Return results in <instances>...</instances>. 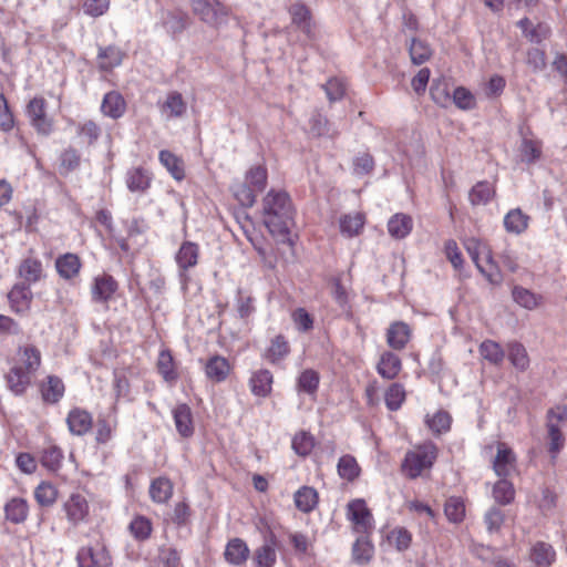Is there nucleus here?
Wrapping results in <instances>:
<instances>
[{"label":"nucleus","mask_w":567,"mask_h":567,"mask_svg":"<svg viewBox=\"0 0 567 567\" xmlns=\"http://www.w3.org/2000/svg\"><path fill=\"white\" fill-rule=\"evenodd\" d=\"M264 224L272 236L286 238L293 226L295 208L286 192L271 189L262 200Z\"/></svg>","instance_id":"obj_1"},{"label":"nucleus","mask_w":567,"mask_h":567,"mask_svg":"<svg viewBox=\"0 0 567 567\" xmlns=\"http://www.w3.org/2000/svg\"><path fill=\"white\" fill-rule=\"evenodd\" d=\"M464 247L480 272L491 284L498 285L502 282V276L496 267L493 266L492 252L486 244L471 237L464 240Z\"/></svg>","instance_id":"obj_2"},{"label":"nucleus","mask_w":567,"mask_h":567,"mask_svg":"<svg viewBox=\"0 0 567 567\" xmlns=\"http://www.w3.org/2000/svg\"><path fill=\"white\" fill-rule=\"evenodd\" d=\"M437 457V449L433 443L419 446L415 451L405 454L402 463V472L409 478H416L421 473L430 468Z\"/></svg>","instance_id":"obj_3"},{"label":"nucleus","mask_w":567,"mask_h":567,"mask_svg":"<svg viewBox=\"0 0 567 567\" xmlns=\"http://www.w3.org/2000/svg\"><path fill=\"white\" fill-rule=\"evenodd\" d=\"M193 10L204 22L219 25L226 21L227 9L217 0H193Z\"/></svg>","instance_id":"obj_4"},{"label":"nucleus","mask_w":567,"mask_h":567,"mask_svg":"<svg viewBox=\"0 0 567 567\" xmlns=\"http://www.w3.org/2000/svg\"><path fill=\"white\" fill-rule=\"evenodd\" d=\"M288 11L291 16V24L299 30L307 40L313 41L316 39V23L310 9L305 3L296 2L289 7Z\"/></svg>","instance_id":"obj_5"},{"label":"nucleus","mask_w":567,"mask_h":567,"mask_svg":"<svg viewBox=\"0 0 567 567\" xmlns=\"http://www.w3.org/2000/svg\"><path fill=\"white\" fill-rule=\"evenodd\" d=\"M347 516L358 533L368 534L373 528V517L364 499L358 498L347 506Z\"/></svg>","instance_id":"obj_6"},{"label":"nucleus","mask_w":567,"mask_h":567,"mask_svg":"<svg viewBox=\"0 0 567 567\" xmlns=\"http://www.w3.org/2000/svg\"><path fill=\"white\" fill-rule=\"evenodd\" d=\"M27 114L32 126L43 135L52 131V122L45 114V100L42 97L32 99L27 106Z\"/></svg>","instance_id":"obj_7"},{"label":"nucleus","mask_w":567,"mask_h":567,"mask_svg":"<svg viewBox=\"0 0 567 567\" xmlns=\"http://www.w3.org/2000/svg\"><path fill=\"white\" fill-rule=\"evenodd\" d=\"M79 567H107L110 556L104 546L96 549L92 547H82L76 556Z\"/></svg>","instance_id":"obj_8"},{"label":"nucleus","mask_w":567,"mask_h":567,"mask_svg":"<svg viewBox=\"0 0 567 567\" xmlns=\"http://www.w3.org/2000/svg\"><path fill=\"white\" fill-rule=\"evenodd\" d=\"M41 398L44 403L56 404L64 395L65 386L63 381L56 375H48L39 384Z\"/></svg>","instance_id":"obj_9"},{"label":"nucleus","mask_w":567,"mask_h":567,"mask_svg":"<svg viewBox=\"0 0 567 567\" xmlns=\"http://www.w3.org/2000/svg\"><path fill=\"white\" fill-rule=\"evenodd\" d=\"M276 546V536L270 533L265 537L264 545L258 547L254 553L252 560L256 567H274L277 560Z\"/></svg>","instance_id":"obj_10"},{"label":"nucleus","mask_w":567,"mask_h":567,"mask_svg":"<svg viewBox=\"0 0 567 567\" xmlns=\"http://www.w3.org/2000/svg\"><path fill=\"white\" fill-rule=\"evenodd\" d=\"M66 423L73 435L82 436L92 429L93 420L87 411L75 408L69 412Z\"/></svg>","instance_id":"obj_11"},{"label":"nucleus","mask_w":567,"mask_h":567,"mask_svg":"<svg viewBox=\"0 0 567 567\" xmlns=\"http://www.w3.org/2000/svg\"><path fill=\"white\" fill-rule=\"evenodd\" d=\"M117 289V282L110 275L99 276L94 279L92 298L96 302H106Z\"/></svg>","instance_id":"obj_12"},{"label":"nucleus","mask_w":567,"mask_h":567,"mask_svg":"<svg viewBox=\"0 0 567 567\" xmlns=\"http://www.w3.org/2000/svg\"><path fill=\"white\" fill-rule=\"evenodd\" d=\"M199 248L195 243L185 241L176 254V262L181 269V278L185 277L184 271L197 265Z\"/></svg>","instance_id":"obj_13"},{"label":"nucleus","mask_w":567,"mask_h":567,"mask_svg":"<svg viewBox=\"0 0 567 567\" xmlns=\"http://www.w3.org/2000/svg\"><path fill=\"white\" fill-rule=\"evenodd\" d=\"M249 553V548L243 539L233 538L226 545L224 557L230 565L240 566L246 563Z\"/></svg>","instance_id":"obj_14"},{"label":"nucleus","mask_w":567,"mask_h":567,"mask_svg":"<svg viewBox=\"0 0 567 567\" xmlns=\"http://www.w3.org/2000/svg\"><path fill=\"white\" fill-rule=\"evenodd\" d=\"M32 377L21 370V365H13L6 374L9 390L16 395H22L31 384Z\"/></svg>","instance_id":"obj_15"},{"label":"nucleus","mask_w":567,"mask_h":567,"mask_svg":"<svg viewBox=\"0 0 567 567\" xmlns=\"http://www.w3.org/2000/svg\"><path fill=\"white\" fill-rule=\"evenodd\" d=\"M81 266L80 258L71 252H66L55 260L56 271L65 280L75 278L80 272Z\"/></svg>","instance_id":"obj_16"},{"label":"nucleus","mask_w":567,"mask_h":567,"mask_svg":"<svg viewBox=\"0 0 567 567\" xmlns=\"http://www.w3.org/2000/svg\"><path fill=\"white\" fill-rule=\"evenodd\" d=\"M126 110V103L123 96L115 91L106 93L101 104V111L105 116L111 118L121 117Z\"/></svg>","instance_id":"obj_17"},{"label":"nucleus","mask_w":567,"mask_h":567,"mask_svg":"<svg viewBox=\"0 0 567 567\" xmlns=\"http://www.w3.org/2000/svg\"><path fill=\"white\" fill-rule=\"evenodd\" d=\"M410 337V327L405 322L398 321L392 323L388 329L386 341L391 348L401 350L406 346Z\"/></svg>","instance_id":"obj_18"},{"label":"nucleus","mask_w":567,"mask_h":567,"mask_svg":"<svg viewBox=\"0 0 567 567\" xmlns=\"http://www.w3.org/2000/svg\"><path fill=\"white\" fill-rule=\"evenodd\" d=\"M41 364V353L33 346H25L19 350V362L16 365H21V370L28 372L33 377Z\"/></svg>","instance_id":"obj_19"},{"label":"nucleus","mask_w":567,"mask_h":567,"mask_svg":"<svg viewBox=\"0 0 567 567\" xmlns=\"http://www.w3.org/2000/svg\"><path fill=\"white\" fill-rule=\"evenodd\" d=\"M69 520L73 524L82 522L89 514V504L84 496L73 494L64 504Z\"/></svg>","instance_id":"obj_20"},{"label":"nucleus","mask_w":567,"mask_h":567,"mask_svg":"<svg viewBox=\"0 0 567 567\" xmlns=\"http://www.w3.org/2000/svg\"><path fill=\"white\" fill-rule=\"evenodd\" d=\"M175 426L179 435L189 437L194 433L192 411L188 405L179 404L173 410Z\"/></svg>","instance_id":"obj_21"},{"label":"nucleus","mask_w":567,"mask_h":567,"mask_svg":"<svg viewBox=\"0 0 567 567\" xmlns=\"http://www.w3.org/2000/svg\"><path fill=\"white\" fill-rule=\"evenodd\" d=\"M151 181V174L142 167L130 169L126 173V185L133 193L145 192L150 187Z\"/></svg>","instance_id":"obj_22"},{"label":"nucleus","mask_w":567,"mask_h":567,"mask_svg":"<svg viewBox=\"0 0 567 567\" xmlns=\"http://www.w3.org/2000/svg\"><path fill=\"white\" fill-rule=\"evenodd\" d=\"M515 456L512 450L499 445L493 462V468L498 476L506 477L514 470Z\"/></svg>","instance_id":"obj_23"},{"label":"nucleus","mask_w":567,"mask_h":567,"mask_svg":"<svg viewBox=\"0 0 567 567\" xmlns=\"http://www.w3.org/2000/svg\"><path fill=\"white\" fill-rule=\"evenodd\" d=\"M413 227L412 218L405 214H395L388 221V231L395 239L406 237Z\"/></svg>","instance_id":"obj_24"},{"label":"nucleus","mask_w":567,"mask_h":567,"mask_svg":"<svg viewBox=\"0 0 567 567\" xmlns=\"http://www.w3.org/2000/svg\"><path fill=\"white\" fill-rule=\"evenodd\" d=\"M123 56V52L117 47H100L97 54L99 68L104 71L112 70L122 63Z\"/></svg>","instance_id":"obj_25"},{"label":"nucleus","mask_w":567,"mask_h":567,"mask_svg":"<svg viewBox=\"0 0 567 567\" xmlns=\"http://www.w3.org/2000/svg\"><path fill=\"white\" fill-rule=\"evenodd\" d=\"M249 384L255 395L266 398L271 392L272 374L268 370H259L251 375Z\"/></svg>","instance_id":"obj_26"},{"label":"nucleus","mask_w":567,"mask_h":567,"mask_svg":"<svg viewBox=\"0 0 567 567\" xmlns=\"http://www.w3.org/2000/svg\"><path fill=\"white\" fill-rule=\"evenodd\" d=\"M401 370L400 358L392 352H384L378 363L379 374L388 380L394 379Z\"/></svg>","instance_id":"obj_27"},{"label":"nucleus","mask_w":567,"mask_h":567,"mask_svg":"<svg viewBox=\"0 0 567 567\" xmlns=\"http://www.w3.org/2000/svg\"><path fill=\"white\" fill-rule=\"evenodd\" d=\"M162 113L167 118L181 117L186 112V103L181 93L171 92L161 106Z\"/></svg>","instance_id":"obj_28"},{"label":"nucleus","mask_w":567,"mask_h":567,"mask_svg":"<svg viewBox=\"0 0 567 567\" xmlns=\"http://www.w3.org/2000/svg\"><path fill=\"white\" fill-rule=\"evenodd\" d=\"M8 298L17 312L25 309L31 301L32 292L25 282L17 284L8 293Z\"/></svg>","instance_id":"obj_29"},{"label":"nucleus","mask_w":567,"mask_h":567,"mask_svg":"<svg viewBox=\"0 0 567 567\" xmlns=\"http://www.w3.org/2000/svg\"><path fill=\"white\" fill-rule=\"evenodd\" d=\"M529 217L519 208L509 210L504 217V227L508 233L522 234L528 226Z\"/></svg>","instance_id":"obj_30"},{"label":"nucleus","mask_w":567,"mask_h":567,"mask_svg":"<svg viewBox=\"0 0 567 567\" xmlns=\"http://www.w3.org/2000/svg\"><path fill=\"white\" fill-rule=\"evenodd\" d=\"M554 410L547 412V429L549 437V452L555 456L564 446V436L558 423L554 422Z\"/></svg>","instance_id":"obj_31"},{"label":"nucleus","mask_w":567,"mask_h":567,"mask_svg":"<svg viewBox=\"0 0 567 567\" xmlns=\"http://www.w3.org/2000/svg\"><path fill=\"white\" fill-rule=\"evenodd\" d=\"M159 162L176 181H182L185 177L183 161L172 152L161 151Z\"/></svg>","instance_id":"obj_32"},{"label":"nucleus","mask_w":567,"mask_h":567,"mask_svg":"<svg viewBox=\"0 0 567 567\" xmlns=\"http://www.w3.org/2000/svg\"><path fill=\"white\" fill-rule=\"evenodd\" d=\"M229 370L230 368L227 360L219 355L213 357L206 364V374L215 382L224 381L227 378Z\"/></svg>","instance_id":"obj_33"},{"label":"nucleus","mask_w":567,"mask_h":567,"mask_svg":"<svg viewBox=\"0 0 567 567\" xmlns=\"http://www.w3.org/2000/svg\"><path fill=\"white\" fill-rule=\"evenodd\" d=\"M173 494V484L168 478L158 477L150 486L151 498L156 503H166Z\"/></svg>","instance_id":"obj_34"},{"label":"nucleus","mask_w":567,"mask_h":567,"mask_svg":"<svg viewBox=\"0 0 567 567\" xmlns=\"http://www.w3.org/2000/svg\"><path fill=\"white\" fill-rule=\"evenodd\" d=\"M6 517L14 524H20L28 516V504L23 498H12L4 506Z\"/></svg>","instance_id":"obj_35"},{"label":"nucleus","mask_w":567,"mask_h":567,"mask_svg":"<svg viewBox=\"0 0 567 567\" xmlns=\"http://www.w3.org/2000/svg\"><path fill=\"white\" fill-rule=\"evenodd\" d=\"M318 502L317 491L312 487L303 486L295 494V503L298 509L303 513L311 512Z\"/></svg>","instance_id":"obj_36"},{"label":"nucleus","mask_w":567,"mask_h":567,"mask_svg":"<svg viewBox=\"0 0 567 567\" xmlns=\"http://www.w3.org/2000/svg\"><path fill=\"white\" fill-rule=\"evenodd\" d=\"M507 355L511 363L519 371H525L529 367V358L522 343L516 341L508 343Z\"/></svg>","instance_id":"obj_37"},{"label":"nucleus","mask_w":567,"mask_h":567,"mask_svg":"<svg viewBox=\"0 0 567 567\" xmlns=\"http://www.w3.org/2000/svg\"><path fill=\"white\" fill-rule=\"evenodd\" d=\"M19 275L28 284H34L40 280L42 276V264L34 258L24 259L19 267Z\"/></svg>","instance_id":"obj_38"},{"label":"nucleus","mask_w":567,"mask_h":567,"mask_svg":"<svg viewBox=\"0 0 567 567\" xmlns=\"http://www.w3.org/2000/svg\"><path fill=\"white\" fill-rule=\"evenodd\" d=\"M555 550L551 545L539 542L532 549V560L539 567H548L555 560Z\"/></svg>","instance_id":"obj_39"},{"label":"nucleus","mask_w":567,"mask_h":567,"mask_svg":"<svg viewBox=\"0 0 567 567\" xmlns=\"http://www.w3.org/2000/svg\"><path fill=\"white\" fill-rule=\"evenodd\" d=\"M373 555V545L367 536L359 537L352 546V558L360 565L368 564Z\"/></svg>","instance_id":"obj_40"},{"label":"nucleus","mask_w":567,"mask_h":567,"mask_svg":"<svg viewBox=\"0 0 567 567\" xmlns=\"http://www.w3.org/2000/svg\"><path fill=\"white\" fill-rule=\"evenodd\" d=\"M495 190L488 182H478L470 192L472 205H486L494 196Z\"/></svg>","instance_id":"obj_41"},{"label":"nucleus","mask_w":567,"mask_h":567,"mask_svg":"<svg viewBox=\"0 0 567 567\" xmlns=\"http://www.w3.org/2000/svg\"><path fill=\"white\" fill-rule=\"evenodd\" d=\"M245 182L258 194L267 186V168L262 165L251 167L245 176Z\"/></svg>","instance_id":"obj_42"},{"label":"nucleus","mask_w":567,"mask_h":567,"mask_svg":"<svg viewBox=\"0 0 567 567\" xmlns=\"http://www.w3.org/2000/svg\"><path fill=\"white\" fill-rule=\"evenodd\" d=\"M319 373L312 369L302 371L297 380V389L299 392H305L312 395L317 392L319 386Z\"/></svg>","instance_id":"obj_43"},{"label":"nucleus","mask_w":567,"mask_h":567,"mask_svg":"<svg viewBox=\"0 0 567 567\" xmlns=\"http://www.w3.org/2000/svg\"><path fill=\"white\" fill-rule=\"evenodd\" d=\"M337 468L340 477L349 482L354 481L360 474V467L355 458L349 454L339 458Z\"/></svg>","instance_id":"obj_44"},{"label":"nucleus","mask_w":567,"mask_h":567,"mask_svg":"<svg viewBox=\"0 0 567 567\" xmlns=\"http://www.w3.org/2000/svg\"><path fill=\"white\" fill-rule=\"evenodd\" d=\"M480 353L485 360L496 365L501 364L505 358V352L499 343L492 340H485L481 343Z\"/></svg>","instance_id":"obj_45"},{"label":"nucleus","mask_w":567,"mask_h":567,"mask_svg":"<svg viewBox=\"0 0 567 567\" xmlns=\"http://www.w3.org/2000/svg\"><path fill=\"white\" fill-rule=\"evenodd\" d=\"M128 529L136 540L144 542L152 534V522L147 517L140 515L130 523Z\"/></svg>","instance_id":"obj_46"},{"label":"nucleus","mask_w":567,"mask_h":567,"mask_svg":"<svg viewBox=\"0 0 567 567\" xmlns=\"http://www.w3.org/2000/svg\"><path fill=\"white\" fill-rule=\"evenodd\" d=\"M234 197L244 207H251L256 203L257 193L246 183H236L231 187Z\"/></svg>","instance_id":"obj_47"},{"label":"nucleus","mask_w":567,"mask_h":567,"mask_svg":"<svg viewBox=\"0 0 567 567\" xmlns=\"http://www.w3.org/2000/svg\"><path fill=\"white\" fill-rule=\"evenodd\" d=\"M363 225V216L359 213L354 215H344L340 218V231L347 237H353L358 235Z\"/></svg>","instance_id":"obj_48"},{"label":"nucleus","mask_w":567,"mask_h":567,"mask_svg":"<svg viewBox=\"0 0 567 567\" xmlns=\"http://www.w3.org/2000/svg\"><path fill=\"white\" fill-rule=\"evenodd\" d=\"M405 400V390L400 383H392L386 390L384 395L385 405L391 411H396L401 408Z\"/></svg>","instance_id":"obj_49"},{"label":"nucleus","mask_w":567,"mask_h":567,"mask_svg":"<svg viewBox=\"0 0 567 567\" xmlns=\"http://www.w3.org/2000/svg\"><path fill=\"white\" fill-rule=\"evenodd\" d=\"M515 491L513 484L507 480H499L493 488V496L496 503L507 505L514 499Z\"/></svg>","instance_id":"obj_50"},{"label":"nucleus","mask_w":567,"mask_h":567,"mask_svg":"<svg viewBox=\"0 0 567 567\" xmlns=\"http://www.w3.org/2000/svg\"><path fill=\"white\" fill-rule=\"evenodd\" d=\"M409 52L411 61L416 65L426 62L432 54V51L427 43L419 39H412Z\"/></svg>","instance_id":"obj_51"},{"label":"nucleus","mask_w":567,"mask_h":567,"mask_svg":"<svg viewBox=\"0 0 567 567\" xmlns=\"http://www.w3.org/2000/svg\"><path fill=\"white\" fill-rule=\"evenodd\" d=\"M157 369L165 381L171 382L177 379V373L174 369V360L168 351H162L159 353Z\"/></svg>","instance_id":"obj_52"},{"label":"nucleus","mask_w":567,"mask_h":567,"mask_svg":"<svg viewBox=\"0 0 567 567\" xmlns=\"http://www.w3.org/2000/svg\"><path fill=\"white\" fill-rule=\"evenodd\" d=\"M444 512L450 522L460 523L465 515V505L460 497H450L445 503Z\"/></svg>","instance_id":"obj_53"},{"label":"nucleus","mask_w":567,"mask_h":567,"mask_svg":"<svg viewBox=\"0 0 567 567\" xmlns=\"http://www.w3.org/2000/svg\"><path fill=\"white\" fill-rule=\"evenodd\" d=\"M505 515L502 509L496 506H492L484 515V523L486 525L487 532L498 533L504 523Z\"/></svg>","instance_id":"obj_54"},{"label":"nucleus","mask_w":567,"mask_h":567,"mask_svg":"<svg viewBox=\"0 0 567 567\" xmlns=\"http://www.w3.org/2000/svg\"><path fill=\"white\" fill-rule=\"evenodd\" d=\"M63 453L58 446H49L42 453L41 463L50 471H56L62 462Z\"/></svg>","instance_id":"obj_55"},{"label":"nucleus","mask_w":567,"mask_h":567,"mask_svg":"<svg viewBox=\"0 0 567 567\" xmlns=\"http://www.w3.org/2000/svg\"><path fill=\"white\" fill-rule=\"evenodd\" d=\"M289 352L288 342L285 340L282 336H277L272 341L271 346L268 349L267 358L271 362H277L286 357Z\"/></svg>","instance_id":"obj_56"},{"label":"nucleus","mask_w":567,"mask_h":567,"mask_svg":"<svg viewBox=\"0 0 567 567\" xmlns=\"http://www.w3.org/2000/svg\"><path fill=\"white\" fill-rule=\"evenodd\" d=\"M37 502L42 506H50L55 502L56 489L53 485L41 483L34 491Z\"/></svg>","instance_id":"obj_57"},{"label":"nucleus","mask_w":567,"mask_h":567,"mask_svg":"<svg viewBox=\"0 0 567 567\" xmlns=\"http://www.w3.org/2000/svg\"><path fill=\"white\" fill-rule=\"evenodd\" d=\"M426 423L434 433L441 434L450 430L451 416L445 411H439L432 416V419H427Z\"/></svg>","instance_id":"obj_58"},{"label":"nucleus","mask_w":567,"mask_h":567,"mask_svg":"<svg viewBox=\"0 0 567 567\" xmlns=\"http://www.w3.org/2000/svg\"><path fill=\"white\" fill-rule=\"evenodd\" d=\"M430 94L433 99V101L439 105H446V103L450 101V92L447 89V83L443 80H434L431 89Z\"/></svg>","instance_id":"obj_59"},{"label":"nucleus","mask_w":567,"mask_h":567,"mask_svg":"<svg viewBox=\"0 0 567 567\" xmlns=\"http://www.w3.org/2000/svg\"><path fill=\"white\" fill-rule=\"evenodd\" d=\"M453 102L458 109L472 110L475 106L474 95L465 87H456L453 92Z\"/></svg>","instance_id":"obj_60"},{"label":"nucleus","mask_w":567,"mask_h":567,"mask_svg":"<svg viewBox=\"0 0 567 567\" xmlns=\"http://www.w3.org/2000/svg\"><path fill=\"white\" fill-rule=\"evenodd\" d=\"M513 298L518 305L527 309H533L537 306L536 296L523 287H515L513 289Z\"/></svg>","instance_id":"obj_61"},{"label":"nucleus","mask_w":567,"mask_h":567,"mask_svg":"<svg viewBox=\"0 0 567 567\" xmlns=\"http://www.w3.org/2000/svg\"><path fill=\"white\" fill-rule=\"evenodd\" d=\"M540 148L532 140H524L520 146L522 161L528 164L536 162L540 157Z\"/></svg>","instance_id":"obj_62"},{"label":"nucleus","mask_w":567,"mask_h":567,"mask_svg":"<svg viewBox=\"0 0 567 567\" xmlns=\"http://www.w3.org/2000/svg\"><path fill=\"white\" fill-rule=\"evenodd\" d=\"M322 87L330 102L341 100L346 92L343 83L338 79H330Z\"/></svg>","instance_id":"obj_63"},{"label":"nucleus","mask_w":567,"mask_h":567,"mask_svg":"<svg viewBox=\"0 0 567 567\" xmlns=\"http://www.w3.org/2000/svg\"><path fill=\"white\" fill-rule=\"evenodd\" d=\"M158 558L164 567H181V555L173 547H162Z\"/></svg>","instance_id":"obj_64"}]
</instances>
